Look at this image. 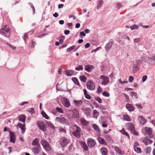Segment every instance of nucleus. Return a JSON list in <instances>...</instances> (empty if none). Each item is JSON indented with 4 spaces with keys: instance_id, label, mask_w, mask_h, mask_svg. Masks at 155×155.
I'll return each mask as SVG.
<instances>
[{
    "instance_id": "obj_1",
    "label": "nucleus",
    "mask_w": 155,
    "mask_h": 155,
    "mask_svg": "<svg viewBox=\"0 0 155 155\" xmlns=\"http://www.w3.org/2000/svg\"><path fill=\"white\" fill-rule=\"evenodd\" d=\"M70 130L75 137L77 138H79L81 137L80 133L81 130L80 127L74 125L70 127Z\"/></svg>"
},
{
    "instance_id": "obj_2",
    "label": "nucleus",
    "mask_w": 155,
    "mask_h": 155,
    "mask_svg": "<svg viewBox=\"0 0 155 155\" xmlns=\"http://www.w3.org/2000/svg\"><path fill=\"white\" fill-rule=\"evenodd\" d=\"M9 27L7 25H5L3 28L0 30V33L5 37L9 38L10 36Z\"/></svg>"
},
{
    "instance_id": "obj_3",
    "label": "nucleus",
    "mask_w": 155,
    "mask_h": 155,
    "mask_svg": "<svg viewBox=\"0 0 155 155\" xmlns=\"http://www.w3.org/2000/svg\"><path fill=\"white\" fill-rule=\"evenodd\" d=\"M41 143L43 148L46 151H49L51 150V147H50L48 142L45 139H42Z\"/></svg>"
},
{
    "instance_id": "obj_4",
    "label": "nucleus",
    "mask_w": 155,
    "mask_h": 155,
    "mask_svg": "<svg viewBox=\"0 0 155 155\" xmlns=\"http://www.w3.org/2000/svg\"><path fill=\"white\" fill-rule=\"evenodd\" d=\"M56 120L63 125H68L69 124L68 120L64 117H57L56 118Z\"/></svg>"
},
{
    "instance_id": "obj_5",
    "label": "nucleus",
    "mask_w": 155,
    "mask_h": 155,
    "mask_svg": "<svg viewBox=\"0 0 155 155\" xmlns=\"http://www.w3.org/2000/svg\"><path fill=\"white\" fill-rule=\"evenodd\" d=\"M87 145L90 148L93 147L96 144L95 141L91 138H89L87 140Z\"/></svg>"
},
{
    "instance_id": "obj_6",
    "label": "nucleus",
    "mask_w": 155,
    "mask_h": 155,
    "mask_svg": "<svg viewBox=\"0 0 155 155\" xmlns=\"http://www.w3.org/2000/svg\"><path fill=\"white\" fill-rule=\"evenodd\" d=\"M69 143V140L66 138L62 137L60 140V144L62 147H66Z\"/></svg>"
},
{
    "instance_id": "obj_7",
    "label": "nucleus",
    "mask_w": 155,
    "mask_h": 155,
    "mask_svg": "<svg viewBox=\"0 0 155 155\" xmlns=\"http://www.w3.org/2000/svg\"><path fill=\"white\" fill-rule=\"evenodd\" d=\"M128 129L131 131L133 134L136 135H138V134L135 130L134 125L131 123H128L127 125Z\"/></svg>"
},
{
    "instance_id": "obj_8",
    "label": "nucleus",
    "mask_w": 155,
    "mask_h": 155,
    "mask_svg": "<svg viewBox=\"0 0 155 155\" xmlns=\"http://www.w3.org/2000/svg\"><path fill=\"white\" fill-rule=\"evenodd\" d=\"M86 85L87 88L90 90H93L95 89V84L92 81H87V83Z\"/></svg>"
},
{
    "instance_id": "obj_9",
    "label": "nucleus",
    "mask_w": 155,
    "mask_h": 155,
    "mask_svg": "<svg viewBox=\"0 0 155 155\" xmlns=\"http://www.w3.org/2000/svg\"><path fill=\"white\" fill-rule=\"evenodd\" d=\"M145 130L146 134L148 135V137L149 138H152L153 135L152 134V129L150 128L146 127H145Z\"/></svg>"
},
{
    "instance_id": "obj_10",
    "label": "nucleus",
    "mask_w": 155,
    "mask_h": 155,
    "mask_svg": "<svg viewBox=\"0 0 155 155\" xmlns=\"http://www.w3.org/2000/svg\"><path fill=\"white\" fill-rule=\"evenodd\" d=\"M114 43V41L112 39H110L109 42L107 44L105 47V50L108 51L111 48L112 45Z\"/></svg>"
},
{
    "instance_id": "obj_11",
    "label": "nucleus",
    "mask_w": 155,
    "mask_h": 155,
    "mask_svg": "<svg viewBox=\"0 0 155 155\" xmlns=\"http://www.w3.org/2000/svg\"><path fill=\"white\" fill-rule=\"evenodd\" d=\"M63 105L66 107H68L70 105V101L68 98H64L62 101Z\"/></svg>"
},
{
    "instance_id": "obj_12",
    "label": "nucleus",
    "mask_w": 155,
    "mask_h": 155,
    "mask_svg": "<svg viewBox=\"0 0 155 155\" xmlns=\"http://www.w3.org/2000/svg\"><path fill=\"white\" fill-rule=\"evenodd\" d=\"M10 141L12 143H15V141L16 137L15 134L13 132L10 131Z\"/></svg>"
},
{
    "instance_id": "obj_13",
    "label": "nucleus",
    "mask_w": 155,
    "mask_h": 155,
    "mask_svg": "<svg viewBox=\"0 0 155 155\" xmlns=\"http://www.w3.org/2000/svg\"><path fill=\"white\" fill-rule=\"evenodd\" d=\"M126 107L127 110L130 112L134 111L135 108L133 104L127 103L126 105Z\"/></svg>"
},
{
    "instance_id": "obj_14",
    "label": "nucleus",
    "mask_w": 155,
    "mask_h": 155,
    "mask_svg": "<svg viewBox=\"0 0 155 155\" xmlns=\"http://www.w3.org/2000/svg\"><path fill=\"white\" fill-rule=\"evenodd\" d=\"M94 68L93 65L88 64L85 66L84 69L87 72H90Z\"/></svg>"
},
{
    "instance_id": "obj_15",
    "label": "nucleus",
    "mask_w": 155,
    "mask_h": 155,
    "mask_svg": "<svg viewBox=\"0 0 155 155\" xmlns=\"http://www.w3.org/2000/svg\"><path fill=\"white\" fill-rule=\"evenodd\" d=\"M38 125L40 129L43 131H45L46 130V125L42 123H38Z\"/></svg>"
},
{
    "instance_id": "obj_16",
    "label": "nucleus",
    "mask_w": 155,
    "mask_h": 155,
    "mask_svg": "<svg viewBox=\"0 0 155 155\" xmlns=\"http://www.w3.org/2000/svg\"><path fill=\"white\" fill-rule=\"evenodd\" d=\"M138 120L140 124L144 125L147 122V120L142 116H140L138 118Z\"/></svg>"
},
{
    "instance_id": "obj_17",
    "label": "nucleus",
    "mask_w": 155,
    "mask_h": 155,
    "mask_svg": "<svg viewBox=\"0 0 155 155\" xmlns=\"http://www.w3.org/2000/svg\"><path fill=\"white\" fill-rule=\"evenodd\" d=\"M40 146H38L34 147L32 149L33 152L35 154H38L39 153L41 150Z\"/></svg>"
},
{
    "instance_id": "obj_18",
    "label": "nucleus",
    "mask_w": 155,
    "mask_h": 155,
    "mask_svg": "<svg viewBox=\"0 0 155 155\" xmlns=\"http://www.w3.org/2000/svg\"><path fill=\"white\" fill-rule=\"evenodd\" d=\"M69 111H72L73 113V117L75 118H78L79 117V115L78 111L76 109H74L73 110H69Z\"/></svg>"
},
{
    "instance_id": "obj_19",
    "label": "nucleus",
    "mask_w": 155,
    "mask_h": 155,
    "mask_svg": "<svg viewBox=\"0 0 155 155\" xmlns=\"http://www.w3.org/2000/svg\"><path fill=\"white\" fill-rule=\"evenodd\" d=\"M18 126L21 129V133L22 134H24L25 131V124H22L21 123H19L18 124Z\"/></svg>"
},
{
    "instance_id": "obj_20",
    "label": "nucleus",
    "mask_w": 155,
    "mask_h": 155,
    "mask_svg": "<svg viewBox=\"0 0 155 155\" xmlns=\"http://www.w3.org/2000/svg\"><path fill=\"white\" fill-rule=\"evenodd\" d=\"M32 145L33 146H40L39 143V140L38 138L35 139L32 141Z\"/></svg>"
},
{
    "instance_id": "obj_21",
    "label": "nucleus",
    "mask_w": 155,
    "mask_h": 155,
    "mask_svg": "<svg viewBox=\"0 0 155 155\" xmlns=\"http://www.w3.org/2000/svg\"><path fill=\"white\" fill-rule=\"evenodd\" d=\"M73 102L75 105L77 107L80 106L83 103V101L81 100H74Z\"/></svg>"
},
{
    "instance_id": "obj_22",
    "label": "nucleus",
    "mask_w": 155,
    "mask_h": 155,
    "mask_svg": "<svg viewBox=\"0 0 155 155\" xmlns=\"http://www.w3.org/2000/svg\"><path fill=\"white\" fill-rule=\"evenodd\" d=\"M19 121L25 123V122L26 116L24 114H21L18 117Z\"/></svg>"
},
{
    "instance_id": "obj_23",
    "label": "nucleus",
    "mask_w": 155,
    "mask_h": 155,
    "mask_svg": "<svg viewBox=\"0 0 155 155\" xmlns=\"http://www.w3.org/2000/svg\"><path fill=\"white\" fill-rule=\"evenodd\" d=\"M83 111L86 115L89 116L90 114V108H89L85 107L82 109Z\"/></svg>"
},
{
    "instance_id": "obj_24",
    "label": "nucleus",
    "mask_w": 155,
    "mask_h": 155,
    "mask_svg": "<svg viewBox=\"0 0 155 155\" xmlns=\"http://www.w3.org/2000/svg\"><path fill=\"white\" fill-rule=\"evenodd\" d=\"M143 142L146 145H147L149 144H151L152 141L149 140L147 138H145L143 140Z\"/></svg>"
},
{
    "instance_id": "obj_25",
    "label": "nucleus",
    "mask_w": 155,
    "mask_h": 155,
    "mask_svg": "<svg viewBox=\"0 0 155 155\" xmlns=\"http://www.w3.org/2000/svg\"><path fill=\"white\" fill-rule=\"evenodd\" d=\"M103 0H99L98 1L97 6V9L98 10L103 5Z\"/></svg>"
},
{
    "instance_id": "obj_26",
    "label": "nucleus",
    "mask_w": 155,
    "mask_h": 155,
    "mask_svg": "<svg viewBox=\"0 0 155 155\" xmlns=\"http://www.w3.org/2000/svg\"><path fill=\"white\" fill-rule=\"evenodd\" d=\"M133 73H135L139 70L140 67L135 64H134L133 65Z\"/></svg>"
},
{
    "instance_id": "obj_27",
    "label": "nucleus",
    "mask_w": 155,
    "mask_h": 155,
    "mask_svg": "<svg viewBox=\"0 0 155 155\" xmlns=\"http://www.w3.org/2000/svg\"><path fill=\"white\" fill-rule=\"evenodd\" d=\"M97 139L98 141L100 143L104 145H107V143L104 139L101 137H99Z\"/></svg>"
},
{
    "instance_id": "obj_28",
    "label": "nucleus",
    "mask_w": 155,
    "mask_h": 155,
    "mask_svg": "<svg viewBox=\"0 0 155 155\" xmlns=\"http://www.w3.org/2000/svg\"><path fill=\"white\" fill-rule=\"evenodd\" d=\"M81 144L84 151H87L88 150V148L85 142H81Z\"/></svg>"
},
{
    "instance_id": "obj_29",
    "label": "nucleus",
    "mask_w": 155,
    "mask_h": 155,
    "mask_svg": "<svg viewBox=\"0 0 155 155\" xmlns=\"http://www.w3.org/2000/svg\"><path fill=\"white\" fill-rule=\"evenodd\" d=\"M101 153L102 155H107V150L105 148H102L101 149Z\"/></svg>"
},
{
    "instance_id": "obj_30",
    "label": "nucleus",
    "mask_w": 155,
    "mask_h": 155,
    "mask_svg": "<svg viewBox=\"0 0 155 155\" xmlns=\"http://www.w3.org/2000/svg\"><path fill=\"white\" fill-rule=\"evenodd\" d=\"M114 150L117 153L120 155L122 154L121 150L117 146H114Z\"/></svg>"
},
{
    "instance_id": "obj_31",
    "label": "nucleus",
    "mask_w": 155,
    "mask_h": 155,
    "mask_svg": "<svg viewBox=\"0 0 155 155\" xmlns=\"http://www.w3.org/2000/svg\"><path fill=\"white\" fill-rule=\"evenodd\" d=\"M92 127L94 128V130L97 132L98 133H100L101 132V131L98 127V126L95 124H94Z\"/></svg>"
},
{
    "instance_id": "obj_32",
    "label": "nucleus",
    "mask_w": 155,
    "mask_h": 155,
    "mask_svg": "<svg viewBox=\"0 0 155 155\" xmlns=\"http://www.w3.org/2000/svg\"><path fill=\"white\" fill-rule=\"evenodd\" d=\"M101 79H103V81L109 83V78L107 77H105L103 75H101Z\"/></svg>"
},
{
    "instance_id": "obj_33",
    "label": "nucleus",
    "mask_w": 155,
    "mask_h": 155,
    "mask_svg": "<svg viewBox=\"0 0 155 155\" xmlns=\"http://www.w3.org/2000/svg\"><path fill=\"white\" fill-rule=\"evenodd\" d=\"M105 137L106 139L108 141L110 142V143H113L114 141L113 140L111 139L110 137V135H106L105 136Z\"/></svg>"
},
{
    "instance_id": "obj_34",
    "label": "nucleus",
    "mask_w": 155,
    "mask_h": 155,
    "mask_svg": "<svg viewBox=\"0 0 155 155\" xmlns=\"http://www.w3.org/2000/svg\"><path fill=\"white\" fill-rule=\"evenodd\" d=\"M46 124L48 127H50L53 129H54L55 127L54 125L50 121H47Z\"/></svg>"
},
{
    "instance_id": "obj_35",
    "label": "nucleus",
    "mask_w": 155,
    "mask_h": 155,
    "mask_svg": "<svg viewBox=\"0 0 155 155\" xmlns=\"http://www.w3.org/2000/svg\"><path fill=\"white\" fill-rule=\"evenodd\" d=\"M72 80L75 84L80 86H81L78 79L76 78H72Z\"/></svg>"
},
{
    "instance_id": "obj_36",
    "label": "nucleus",
    "mask_w": 155,
    "mask_h": 155,
    "mask_svg": "<svg viewBox=\"0 0 155 155\" xmlns=\"http://www.w3.org/2000/svg\"><path fill=\"white\" fill-rule=\"evenodd\" d=\"M99 113L96 110H94L93 113V117L95 118H97L99 115Z\"/></svg>"
},
{
    "instance_id": "obj_37",
    "label": "nucleus",
    "mask_w": 155,
    "mask_h": 155,
    "mask_svg": "<svg viewBox=\"0 0 155 155\" xmlns=\"http://www.w3.org/2000/svg\"><path fill=\"white\" fill-rule=\"evenodd\" d=\"M124 120L127 121H131L130 117L127 114L124 115L123 116Z\"/></svg>"
},
{
    "instance_id": "obj_38",
    "label": "nucleus",
    "mask_w": 155,
    "mask_h": 155,
    "mask_svg": "<svg viewBox=\"0 0 155 155\" xmlns=\"http://www.w3.org/2000/svg\"><path fill=\"white\" fill-rule=\"evenodd\" d=\"M120 132H121V133L123 134H124L127 137L130 139V137L129 136V135L127 133V132L124 129H122L120 131Z\"/></svg>"
},
{
    "instance_id": "obj_39",
    "label": "nucleus",
    "mask_w": 155,
    "mask_h": 155,
    "mask_svg": "<svg viewBox=\"0 0 155 155\" xmlns=\"http://www.w3.org/2000/svg\"><path fill=\"white\" fill-rule=\"evenodd\" d=\"M134 151L137 153H140L141 152L140 148L137 147H134Z\"/></svg>"
},
{
    "instance_id": "obj_40",
    "label": "nucleus",
    "mask_w": 155,
    "mask_h": 155,
    "mask_svg": "<svg viewBox=\"0 0 155 155\" xmlns=\"http://www.w3.org/2000/svg\"><path fill=\"white\" fill-rule=\"evenodd\" d=\"M79 78L80 80L83 82H85L86 81L87 78L84 75H81V76Z\"/></svg>"
},
{
    "instance_id": "obj_41",
    "label": "nucleus",
    "mask_w": 155,
    "mask_h": 155,
    "mask_svg": "<svg viewBox=\"0 0 155 155\" xmlns=\"http://www.w3.org/2000/svg\"><path fill=\"white\" fill-rule=\"evenodd\" d=\"M151 150V148L150 147H148L145 149L144 150L146 153H149Z\"/></svg>"
},
{
    "instance_id": "obj_42",
    "label": "nucleus",
    "mask_w": 155,
    "mask_h": 155,
    "mask_svg": "<svg viewBox=\"0 0 155 155\" xmlns=\"http://www.w3.org/2000/svg\"><path fill=\"white\" fill-rule=\"evenodd\" d=\"M81 123L83 125L86 126L88 124L87 122L84 119H82L81 120Z\"/></svg>"
},
{
    "instance_id": "obj_43",
    "label": "nucleus",
    "mask_w": 155,
    "mask_h": 155,
    "mask_svg": "<svg viewBox=\"0 0 155 155\" xmlns=\"http://www.w3.org/2000/svg\"><path fill=\"white\" fill-rule=\"evenodd\" d=\"M41 113L43 117H44L47 119H49V117L48 116V115L46 114V113L44 111H42Z\"/></svg>"
},
{
    "instance_id": "obj_44",
    "label": "nucleus",
    "mask_w": 155,
    "mask_h": 155,
    "mask_svg": "<svg viewBox=\"0 0 155 155\" xmlns=\"http://www.w3.org/2000/svg\"><path fill=\"white\" fill-rule=\"evenodd\" d=\"M130 94L132 97L134 96L135 97V98L136 99H137L138 98V97L137 96V94L136 92H135L133 91H130Z\"/></svg>"
},
{
    "instance_id": "obj_45",
    "label": "nucleus",
    "mask_w": 155,
    "mask_h": 155,
    "mask_svg": "<svg viewBox=\"0 0 155 155\" xmlns=\"http://www.w3.org/2000/svg\"><path fill=\"white\" fill-rule=\"evenodd\" d=\"M77 71H83V68L82 65H79L78 66L76 67L75 69Z\"/></svg>"
},
{
    "instance_id": "obj_46",
    "label": "nucleus",
    "mask_w": 155,
    "mask_h": 155,
    "mask_svg": "<svg viewBox=\"0 0 155 155\" xmlns=\"http://www.w3.org/2000/svg\"><path fill=\"white\" fill-rule=\"evenodd\" d=\"M142 62V60L140 59L137 60H136V64H135L140 67Z\"/></svg>"
},
{
    "instance_id": "obj_47",
    "label": "nucleus",
    "mask_w": 155,
    "mask_h": 155,
    "mask_svg": "<svg viewBox=\"0 0 155 155\" xmlns=\"http://www.w3.org/2000/svg\"><path fill=\"white\" fill-rule=\"evenodd\" d=\"M59 131L61 133H66V130L65 129L61 127H59Z\"/></svg>"
},
{
    "instance_id": "obj_48",
    "label": "nucleus",
    "mask_w": 155,
    "mask_h": 155,
    "mask_svg": "<svg viewBox=\"0 0 155 155\" xmlns=\"http://www.w3.org/2000/svg\"><path fill=\"white\" fill-rule=\"evenodd\" d=\"M75 48V46L74 45L70 47L67 48V51L68 52H70L73 50H74Z\"/></svg>"
},
{
    "instance_id": "obj_49",
    "label": "nucleus",
    "mask_w": 155,
    "mask_h": 155,
    "mask_svg": "<svg viewBox=\"0 0 155 155\" xmlns=\"http://www.w3.org/2000/svg\"><path fill=\"white\" fill-rule=\"evenodd\" d=\"M71 71L67 70L66 71V75L68 76H71L72 75Z\"/></svg>"
},
{
    "instance_id": "obj_50",
    "label": "nucleus",
    "mask_w": 155,
    "mask_h": 155,
    "mask_svg": "<svg viewBox=\"0 0 155 155\" xmlns=\"http://www.w3.org/2000/svg\"><path fill=\"white\" fill-rule=\"evenodd\" d=\"M56 110L59 113H64L63 110H62V109L60 107H57L56 108Z\"/></svg>"
},
{
    "instance_id": "obj_51",
    "label": "nucleus",
    "mask_w": 155,
    "mask_h": 155,
    "mask_svg": "<svg viewBox=\"0 0 155 155\" xmlns=\"http://www.w3.org/2000/svg\"><path fill=\"white\" fill-rule=\"evenodd\" d=\"M95 99L99 103L101 104L102 102V101L100 97H96L95 98Z\"/></svg>"
},
{
    "instance_id": "obj_52",
    "label": "nucleus",
    "mask_w": 155,
    "mask_h": 155,
    "mask_svg": "<svg viewBox=\"0 0 155 155\" xmlns=\"http://www.w3.org/2000/svg\"><path fill=\"white\" fill-rule=\"evenodd\" d=\"M102 94L104 96L106 97H108L110 96V94L109 93L105 91H104L102 93Z\"/></svg>"
},
{
    "instance_id": "obj_53",
    "label": "nucleus",
    "mask_w": 155,
    "mask_h": 155,
    "mask_svg": "<svg viewBox=\"0 0 155 155\" xmlns=\"http://www.w3.org/2000/svg\"><path fill=\"white\" fill-rule=\"evenodd\" d=\"M130 27L131 30H133L134 29H138L139 28V26L136 25H134L132 27L131 26Z\"/></svg>"
},
{
    "instance_id": "obj_54",
    "label": "nucleus",
    "mask_w": 155,
    "mask_h": 155,
    "mask_svg": "<svg viewBox=\"0 0 155 155\" xmlns=\"http://www.w3.org/2000/svg\"><path fill=\"white\" fill-rule=\"evenodd\" d=\"M102 91V88L100 86H99L97 88V93L98 94H100Z\"/></svg>"
},
{
    "instance_id": "obj_55",
    "label": "nucleus",
    "mask_w": 155,
    "mask_h": 155,
    "mask_svg": "<svg viewBox=\"0 0 155 155\" xmlns=\"http://www.w3.org/2000/svg\"><path fill=\"white\" fill-rule=\"evenodd\" d=\"M29 5L31 7V8H32L33 11V14H34L35 13V8H34V6H33V4L31 3H29Z\"/></svg>"
},
{
    "instance_id": "obj_56",
    "label": "nucleus",
    "mask_w": 155,
    "mask_h": 155,
    "mask_svg": "<svg viewBox=\"0 0 155 155\" xmlns=\"http://www.w3.org/2000/svg\"><path fill=\"white\" fill-rule=\"evenodd\" d=\"M80 36L81 38H83V36H85L86 35V34L83 31L80 32Z\"/></svg>"
},
{
    "instance_id": "obj_57",
    "label": "nucleus",
    "mask_w": 155,
    "mask_h": 155,
    "mask_svg": "<svg viewBox=\"0 0 155 155\" xmlns=\"http://www.w3.org/2000/svg\"><path fill=\"white\" fill-rule=\"evenodd\" d=\"M69 151L70 152H71L73 150V147L72 145H71L68 148Z\"/></svg>"
},
{
    "instance_id": "obj_58",
    "label": "nucleus",
    "mask_w": 155,
    "mask_h": 155,
    "mask_svg": "<svg viewBox=\"0 0 155 155\" xmlns=\"http://www.w3.org/2000/svg\"><path fill=\"white\" fill-rule=\"evenodd\" d=\"M135 106L139 109H142L143 108V107L140 104H136Z\"/></svg>"
},
{
    "instance_id": "obj_59",
    "label": "nucleus",
    "mask_w": 155,
    "mask_h": 155,
    "mask_svg": "<svg viewBox=\"0 0 155 155\" xmlns=\"http://www.w3.org/2000/svg\"><path fill=\"white\" fill-rule=\"evenodd\" d=\"M28 38V35L27 33H25L23 37V39L25 41Z\"/></svg>"
},
{
    "instance_id": "obj_60",
    "label": "nucleus",
    "mask_w": 155,
    "mask_h": 155,
    "mask_svg": "<svg viewBox=\"0 0 155 155\" xmlns=\"http://www.w3.org/2000/svg\"><path fill=\"white\" fill-rule=\"evenodd\" d=\"M134 79V77L131 76H129V81L130 82H132L133 81V80Z\"/></svg>"
},
{
    "instance_id": "obj_61",
    "label": "nucleus",
    "mask_w": 155,
    "mask_h": 155,
    "mask_svg": "<svg viewBox=\"0 0 155 155\" xmlns=\"http://www.w3.org/2000/svg\"><path fill=\"white\" fill-rule=\"evenodd\" d=\"M29 111L31 114H33L35 113L34 109L33 107L29 109Z\"/></svg>"
},
{
    "instance_id": "obj_62",
    "label": "nucleus",
    "mask_w": 155,
    "mask_h": 155,
    "mask_svg": "<svg viewBox=\"0 0 155 155\" xmlns=\"http://www.w3.org/2000/svg\"><path fill=\"white\" fill-rule=\"evenodd\" d=\"M147 78V75L143 76L142 78V81L143 82H144L146 81Z\"/></svg>"
},
{
    "instance_id": "obj_63",
    "label": "nucleus",
    "mask_w": 155,
    "mask_h": 155,
    "mask_svg": "<svg viewBox=\"0 0 155 155\" xmlns=\"http://www.w3.org/2000/svg\"><path fill=\"white\" fill-rule=\"evenodd\" d=\"M122 6L121 4L119 3H117L116 4V7L118 9H120Z\"/></svg>"
},
{
    "instance_id": "obj_64",
    "label": "nucleus",
    "mask_w": 155,
    "mask_h": 155,
    "mask_svg": "<svg viewBox=\"0 0 155 155\" xmlns=\"http://www.w3.org/2000/svg\"><path fill=\"white\" fill-rule=\"evenodd\" d=\"M118 82L122 84H124L125 83H127V82L126 81H123L120 79L119 80Z\"/></svg>"
}]
</instances>
